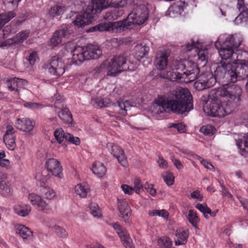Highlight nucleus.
I'll use <instances>...</instances> for the list:
<instances>
[{
    "label": "nucleus",
    "instance_id": "37998d69",
    "mask_svg": "<svg viewBox=\"0 0 248 248\" xmlns=\"http://www.w3.org/2000/svg\"><path fill=\"white\" fill-rule=\"evenodd\" d=\"M237 145L240 150V153L243 155L245 152L248 154V134L244 137V142H237Z\"/></svg>",
    "mask_w": 248,
    "mask_h": 248
},
{
    "label": "nucleus",
    "instance_id": "bf43d9fd",
    "mask_svg": "<svg viewBox=\"0 0 248 248\" xmlns=\"http://www.w3.org/2000/svg\"><path fill=\"white\" fill-rule=\"evenodd\" d=\"M121 188L124 193L129 195L132 194L133 192L134 191V189L133 187L127 185H122L121 186Z\"/></svg>",
    "mask_w": 248,
    "mask_h": 248
},
{
    "label": "nucleus",
    "instance_id": "79ce46f5",
    "mask_svg": "<svg viewBox=\"0 0 248 248\" xmlns=\"http://www.w3.org/2000/svg\"><path fill=\"white\" fill-rule=\"evenodd\" d=\"M148 214L150 216H159L163 217L164 218H167L169 216L168 212L165 209L162 210H153L149 211Z\"/></svg>",
    "mask_w": 248,
    "mask_h": 248
},
{
    "label": "nucleus",
    "instance_id": "e433bc0d",
    "mask_svg": "<svg viewBox=\"0 0 248 248\" xmlns=\"http://www.w3.org/2000/svg\"><path fill=\"white\" fill-rule=\"evenodd\" d=\"M187 218L189 223L196 229L198 228V223L200 219L198 217L197 212L193 210H189Z\"/></svg>",
    "mask_w": 248,
    "mask_h": 248
},
{
    "label": "nucleus",
    "instance_id": "473e14b6",
    "mask_svg": "<svg viewBox=\"0 0 248 248\" xmlns=\"http://www.w3.org/2000/svg\"><path fill=\"white\" fill-rule=\"evenodd\" d=\"M116 104L120 108L119 113L123 116L127 115L128 109L132 106V102L130 100L124 101L123 99H119L117 101Z\"/></svg>",
    "mask_w": 248,
    "mask_h": 248
},
{
    "label": "nucleus",
    "instance_id": "393cba45",
    "mask_svg": "<svg viewBox=\"0 0 248 248\" xmlns=\"http://www.w3.org/2000/svg\"><path fill=\"white\" fill-rule=\"evenodd\" d=\"M34 122L29 118H23L17 119L15 123V125L17 129L25 132H30L34 126Z\"/></svg>",
    "mask_w": 248,
    "mask_h": 248
},
{
    "label": "nucleus",
    "instance_id": "338daca9",
    "mask_svg": "<svg viewBox=\"0 0 248 248\" xmlns=\"http://www.w3.org/2000/svg\"><path fill=\"white\" fill-rule=\"evenodd\" d=\"M218 210L217 209L216 210V211H212L211 210V212L210 213H209V214L212 217H214L216 216L217 215V213L218 212Z\"/></svg>",
    "mask_w": 248,
    "mask_h": 248
},
{
    "label": "nucleus",
    "instance_id": "58836bf2",
    "mask_svg": "<svg viewBox=\"0 0 248 248\" xmlns=\"http://www.w3.org/2000/svg\"><path fill=\"white\" fill-rule=\"evenodd\" d=\"M159 248H171L172 243L167 237L160 238L157 240Z\"/></svg>",
    "mask_w": 248,
    "mask_h": 248
},
{
    "label": "nucleus",
    "instance_id": "3c124183",
    "mask_svg": "<svg viewBox=\"0 0 248 248\" xmlns=\"http://www.w3.org/2000/svg\"><path fill=\"white\" fill-rule=\"evenodd\" d=\"M219 183L220 184L221 187L222 188L221 192L223 196L226 197L228 199L232 200L233 198L232 195L231 194V193H230L228 191V189L225 187V186L223 184V182L220 181Z\"/></svg>",
    "mask_w": 248,
    "mask_h": 248
},
{
    "label": "nucleus",
    "instance_id": "a211bd4d",
    "mask_svg": "<svg viewBox=\"0 0 248 248\" xmlns=\"http://www.w3.org/2000/svg\"><path fill=\"white\" fill-rule=\"evenodd\" d=\"M28 199L33 206L36 207L38 210L46 213H48L49 211V206L37 194L34 193L29 194Z\"/></svg>",
    "mask_w": 248,
    "mask_h": 248
},
{
    "label": "nucleus",
    "instance_id": "f8f14e48",
    "mask_svg": "<svg viewBox=\"0 0 248 248\" xmlns=\"http://www.w3.org/2000/svg\"><path fill=\"white\" fill-rule=\"evenodd\" d=\"M199 44L198 42L196 43L192 40L190 44H187L183 47L182 51L184 54L186 53L185 56H187L189 58V55L187 53L194 49L197 52V55L198 56V61L203 62V65H205L207 61V54L208 50L205 49L200 50L199 48Z\"/></svg>",
    "mask_w": 248,
    "mask_h": 248
},
{
    "label": "nucleus",
    "instance_id": "c9c22d12",
    "mask_svg": "<svg viewBox=\"0 0 248 248\" xmlns=\"http://www.w3.org/2000/svg\"><path fill=\"white\" fill-rule=\"evenodd\" d=\"M67 133H64L62 128L56 129L54 132V136L55 140H52L51 143H54L56 141L59 144L62 143L64 139L66 140V134Z\"/></svg>",
    "mask_w": 248,
    "mask_h": 248
},
{
    "label": "nucleus",
    "instance_id": "aec40b11",
    "mask_svg": "<svg viewBox=\"0 0 248 248\" xmlns=\"http://www.w3.org/2000/svg\"><path fill=\"white\" fill-rule=\"evenodd\" d=\"M237 7L240 13L235 18V22L237 24H248V8L245 5L244 0H237Z\"/></svg>",
    "mask_w": 248,
    "mask_h": 248
},
{
    "label": "nucleus",
    "instance_id": "864d4df0",
    "mask_svg": "<svg viewBox=\"0 0 248 248\" xmlns=\"http://www.w3.org/2000/svg\"><path fill=\"white\" fill-rule=\"evenodd\" d=\"M134 191L139 194L140 192L143 190V186L141 184V181L140 179H137L134 181V188H133Z\"/></svg>",
    "mask_w": 248,
    "mask_h": 248
},
{
    "label": "nucleus",
    "instance_id": "052dcab7",
    "mask_svg": "<svg viewBox=\"0 0 248 248\" xmlns=\"http://www.w3.org/2000/svg\"><path fill=\"white\" fill-rule=\"evenodd\" d=\"M171 161L178 170H182L184 168V165L179 159L175 158H172Z\"/></svg>",
    "mask_w": 248,
    "mask_h": 248
},
{
    "label": "nucleus",
    "instance_id": "e2e57ef3",
    "mask_svg": "<svg viewBox=\"0 0 248 248\" xmlns=\"http://www.w3.org/2000/svg\"><path fill=\"white\" fill-rule=\"evenodd\" d=\"M1 167L5 168L6 169L10 168V162L8 159H1Z\"/></svg>",
    "mask_w": 248,
    "mask_h": 248
},
{
    "label": "nucleus",
    "instance_id": "8fccbe9b",
    "mask_svg": "<svg viewBox=\"0 0 248 248\" xmlns=\"http://www.w3.org/2000/svg\"><path fill=\"white\" fill-rule=\"evenodd\" d=\"M24 106L32 109L42 108L44 107V105L41 104L32 102H26L24 103Z\"/></svg>",
    "mask_w": 248,
    "mask_h": 248
},
{
    "label": "nucleus",
    "instance_id": "f704fd0d",
    "mask_svg": "<svg viewBox=\"0 0 248 248\" xmlns=\"http://www.w3.org/2000/svg\"><path fill=\"white\" fill-rule=\"evenodd\" d=\"M177 240L175 241L176 246L185 244L189 236L188 231H177L175 234Z\"/></svg>",
    "mask_w": 248,
    "mask_h": 248
},
{
    "label": "nucleus",
    "instance_id": "a19ab883",
    "mask_svg": "<svg viewBox=\"0 0 248 248\" xmlns=\"http://www.w3.org/2000/svg\"><path fill=\"white\" fill-rule=\"evenodd\" d=\"M162 176L164 182L168 186H170L173 184L174 177L173 176L172 172L170 171L164 172L162 174Z\"/></svg>",
    "mask_w": 248,
    "mask_h": 248
},
{
    "label": "nucleus",
    "instance_id": "de8ad7c7",
    "mask_svg": "<svg viewBox=\"0 0 248 248\" xmlns=\"http://www.w3.org/2000/svg\"><path fill=\"white\" fill-rule=\"evenodd\" d=\"M43 192L44 193L45 198L47 199L51 200L56 196L54 190L50 188H43Z\"/></svg>",
    "mask_w": 248,
    "mask_h": 248
},
{
    "label": "nucleus",
    "instance_id": "9d476101",
    "mask_svg": "<svg viewBox=\"0 0 248 248\" xmlns=\"http://www.w3.org/2000/svg\"><path fill=\"white\" fill-rule=\"evenodd\" d=\"M215 76H217L215 73L214 75L209 71L202 73L201 75L197 76L196 79L197 80L194 83V87L197 90L201 91L212 87L216 82Z\"/></svg>",
    "mask_w": 248,
    "mask_h": 248
},
{
    "label": "nucleus",
    "instance_id": "7c9ffc66",
    "mask_svg": "<svg viewBox=\"0 0 248 248\" xmlns=\"http://www.w3.org/2000/svg\"><path fill=\"white\" fill-rule=\"evenodd\" d=\"M90 191V186L86 183L78 184L75 187V193L81 198L86 197Z\"/></svg>",
    "mask_w": 248,
    "mask_h": 248
},
{
    "label": "nucleus",
    "instance_id": "a878e982",
    "mask_svg": "<svg viewBox=\"0 0 248 248\" xmlns=\"http://www.w3.org/2000/svg\"><path fill=\"white\" fill-rule=\"evenodd\" d=\"M29 31H22L17 34L12 40L8 39L7 42H1V47L6 46L7 44L10 46L13 44H19L23 42L27 39L29 35Z\"/></svg>",
    "mask_w": 248,
    "mask_h": 248
},
{
    "label": "nucleus",
    "instance_id": "9b49d317",
    "mask_svg": "<svg viewBox=\"0 0 248 248\" xmlns=\"http://www.w3.org/2000/svg\"><path fill=\"white\" fill-rule=\"evenodd\" d=\"M21 0H3V4L7 10H10L7 13L1 14V29L2 26L14 18L16 14L15 10L17 8L19 2Z\"/></svg>",
    "mask_w": 248,
    "mask_h": 248
},
{
    "label": "nucleus",
    "instance_id": "6ab92c4d",
    "mask_svg": "<svg viewBox=\"0 0 248 248\" xmlns=\"http://www.w3.org/2000/svg\"><path fill=\"white\" fill-rule=\"evenodd\" d=\"M15 133V130L13 127L8 124L6 126V130L3 140L7 148L10 150H14L16 146Z\"/></svg>",
    "mask_w": 248,
    "mask_h": 248
},
{
    "label": "nucleus",
    "instance_id": "f257e3e1",
    "mask_svg": "<svg viewBox=\"0 0 248 248\" xmlns=\"http://www.w3.org/2000/svg\"><path fill=\"white\" fill-rule=\"evenodd\" d=\"M215 74L219 77L223 76L228 82L232 83L215 89L209 94L211 100L207 108L209 115L223 117L239 104L242 90L233 83L248 78V61L239 60L238 57L232 63L221 61L216 66Z\"/></svg>",
    "mask_w": 248,
    "mask_h": 248
},
{
    "label": "nucleus",
    "instance_id": "f3484780",
    "mask_svg": "<svg viewBox=\"0 0 248 248\" xmlns=\"http://www.w3.org/2000/svg\"><path fill=\"white\" fill-rule=\"evenodd\" d=\"M107 146L109 152L117 159L119 163L122 166L126 167L128 165V162L123 149L120 146L112 143H108Z\"/></svg>",
    "mask_w": 248,
    "mask_h": 248
},
{
    "label": "nucleus",
    "instance_id": "6e6552de",
    "mask_svg": "<svg viewBox=\"0 0 248 248\" xmlns=\"http://www.w3.org/2000/svg\"><path fill=\"white\" fill-rule=\"evenodd\" d=\"M130 21L127 18L120 21L114 22H105L99 24L90 29L91 31H112L113 32H122L126 29L131 28Z\"/></svg>",
    "mask_w": 248,
    "mask_h": 248
},
{
    "label": "nucleus",
    "instance_id": "f03ea898",
    "mask_svg": "<svg viewBox=\"0 0 248 248\" xmlns=\"http://www.w3.org/2000/svg\"><path fill=\"white\" fill-rule=\"evenodd\" d=\"M127 4V0H91L83 12L77 14L73 22L78 27L84 26L95 20L99 13L109 7L113 8L107 11L104 18L108 20H116L124 14V8Z\"/></svg>",
    "mask_w": 248,
    "mask_h": 248
},
{
    "label": "nucleus",
    "instance_id": "09e8293b",
    "mask_svg": "<svg viewBox=\"0 0 248 248\" xmlns=\"http://www.w3.org/2000/svg\"><path fill=\"white\" fill-rule=\"evenodd\" d=\"M66 140L69 141L76 145H78L80 143V140L79 138L77 137H74L73 135L67 133L66 134Z\"/></svg>",
    "mask_w": 248,
    "mask_h": 248
},
{
    "label": "nucleus",
    "instance_id": "39448f33",
    "mask_svg": "<svg viewBox=\"0 0 248 248\" xmlns=\"http://www.w3.org/2000/svg\"><path fill=\"white\" fill-rule=\"evenodd\" d=\"M242 41V38L237 34H222L218 37L215 46L221 59L229 60L228 62L232 63L234 61L232 60L233 55L235 51H238V48Z\"/></svg>",
    "mask_w": 248,
    "mask_h": 248
},
{
    "label": "nucleus",
    "instance_id": "680f3d73",
    "mask_svg": "<svg viewBox=\"0 0 248 248\" xmlns=\"http://www.w3.org/2000/svg\"><path fill=\"white\" fill-rule=\"evenodd\" d=\"M201 162L206 169L211 170H215L213 165L210 163L208 162L206 160L202 159L201 161Z\"/></svg>",
    "mask_w": 248,
    "mask_h": 248
},
{
    "label": "nucleus",
    "instance_id": "1a4fd4ad",
    "mask_svg": "<svg viewBox=\"0 0 248 248\" xmlns=\"http://www.w3.org/2000/svg\"><path fill=\"white\" fill-rule=\"evenodd\" d=\"M149 13L147 8L143 5H136L133 11L128 14L127 19L130 21L129 25H138L143 24L148 19Z\"/></svg>",
    "mask_w": 248,
    "mask_h": 248
},
{
    "label": "nucleus",
    "instance_id": "2eb2a0df",
    "mask_svg": "<svg viewBox=\"0 0 248 248\" xmlns=\"http://www.w3.org/2000/svg\"><path fill=\"white\" fill-rule=\"evenodd\" d=\"M112 227L117 232L121 242L126 248H134L132 239L130 238L129 233L125 229L118 223H113Z\"/></svg>",
    "mask_w": 248,
    "mask_h": 248
},
{
    "label": "nucleus",
    "instance_id": "6e6d98bb",
    "mask_svg": "<svg viewBox=\"0 0 248 248\" xmlns=\"http://www.w3.org/2000/svg\"><path fill=\"white\" fill-rule=\"evenodd\" d=\"M191 198L193 199H197L202 202L203 199V196L198 190L193 191L190 195Z\"/></svg>",
    "mask_w": 248,
    "mask_h": 248
},
{
    "label": "nucleus",
    "instance_id": "a18cd8bd",
    "mask_svg": "<svg viewBox=\"0 0 248 248\" xmlns=\"http://www.w3.org/2000/svg\"><path fill=\"white\" fill-rule=\"evenodd\" d=\"M196 208L201 212L204 215V217L208 218L209 213L211 212V209L206 204H202V203H198L196 205Z\"/></svg>",
    "mask_w": 248,
    "mask_h": 248
},
{
    "label": "nucleus",
    "instance_id": "b1692460",
    "mask_svg": "<svg viewBox=\"0 0 248 248\" xmlns=\"http://www.w3.org/2000/svg\"><path fill=\"white\" fill-rule=\"evenodd\" d=\"M118 209L120 212V216L125 223L130 222L129 217L131 216V209L127 202L124 200L119 201Z\"/></svg>",
    "mask_w": 248,
    "mask_h": 248
},
{
    "label": "nucleus",
    "instance_id": "20e7f679",
    "mask_svg": "<svg viewBox=\"0 0 248 248\" xmlns=\"http://www.w3.org/2000/svg\"><path fill=\"white\" fill-rule=\"evenodd\" d=\"M199 73L200 69L197 63L184 59L176 60L172 65L171 70H167L163 77L170 81L187 83L194 81Z\"/></svg>",
    "mask_w": 248,
    "mask_h": 248
},
{
    "label": "nucleus",
    "instance_id": "774afa93",
    "mask_svg": "<svg viewBox=\"0 0 248 248\" xmlns=\"http://www.w3.org/2000/svg\"><path fill=\"white\" fill-rule=\"evenodd\" d=\"M97 244L98 243H96L94 245H86V248H97Z\"/></svg>",
    "mask_w": 248,
    "mask_h": 248
},
{
    "label": "nucleus",
    "instance_id": "ea45409f",
    "mask_svg": "<svg viewBox=\"0 0 248 248\" xmlns=\"http://www.w3.org/2000/svg\"><path fill=\"white\" fill-rule=\"evenodd\" d=\"M89 207L91 210V213L93 217H99L101 216V209L96 203L91 202L90 204Z\"/></svg>",
    "mask_w": 248,
    "mask_h": 248
},
{
    "label": "nucleus",
    "instance_id": "412c9836",
    "mask_svg": "<svg viewBox=\"0 0 248 248\" xmlns=\"http://www.w3.org/2000/svg\"><path fill=\"white\" fill-rule=\"evenodd\" d=\"M27 80L19 78H12L7 80L4 84L6 87L11 91H14L16 93L24 88V86L27 84Z\"/></svg>",
    "mask_w": 248,
    "mask_h": 248
},
{
    "label": "nucleus",
    "instance_id": "603ef678",
    "mask_svg": "<svg viewBox=\"0 0 248 248\" xmlns=\"http://www.w3.org/2000/svg\"><path fill=\"white\" fill-rule=\"evenodd\" d=\"M169 127L177 129L178 132L180 133H185L186 130L185 125L182 123L170 124Z\"/></svg>",
    "mask_w": 248,
    "mask_h": 248
},
{
    "label": "nucleus",
    "instance_id": "423d86ee",
    "mask_svg": "<svg viewBox=\"0 0 248 248\" xmlns=\"http://www.w3.org/2000/svg\"><path fill=\"white\" fill-rule=\"evenodd\" d=\"M129 69L128 64L124 55L114 56L104 61L95 69L96 73H107V76H116L117 74Z\"/></svg>",
    "mask_w": 248,
    "mask_h": 248
},
{
    "label": "nucleus",
    "instance_id": "4c0bfd02",
    "mask_svg": "<svg viewBox=\"0 0 248 248\" xmlns=\"http://www.w3.org/2000/svg\"><path fill=\"white\" fill-rule=\"evenodd\" d=\"M96 107L99 108L109 107L111 105V101L108 98L96 97L93 99Z\"/></svg>",
    "mask_w": 248,
    "mask_h": 248
},
{
    "label": "nucleus",
    "instance_id": "0eeeda50",
    "mask_svg": "<svg viewBox=\"0 0 248 248\" xmlns=\"http://www.w3.org/2000/svg\"><path fill=\"white\" fill-rule=\"evenodd\" d=\"M102 54V51L97 45L77 46L73 51L72 61L73 63L79 65L85 60L98 59Z\"/></svg>",
    "mask_w": 248,
    "mask_h": 248
},
{
    "label": "nucleus",
    "instance_id": "c85d7f7f",
    "mask_svg": "<svg viewBox=\"0 0 248 248\" xmlns=\"http://www.w3.org/2000/svg\"><path fill=\"white\" fill-rule=\"evenodd\" d=\"M16 214L21 217H26L30 213L31 208L29 204H18L16 205L14 208Z\"/></svg>",
    "mask_w": 248,
    "mask_h": 248
},
{
    "label": "nucleus",
    "instance_id": "cd10ccee",
    "mask_svg": "<svg viewBox=\"0 0 248 248\" xmlns=\"http://www.w3.org/2000/svg\"><path fill=\"white\" fill-rule=\"evenodd\" d=\"M6 177V174H1V179H5ZM12 192L13 189L9 182L1 180V195L4 197H8L10 196L12 194Z\"/></svg>",
    "mask_w": 248,
    "mask_h": 248
},
{
    "label": "nucleus",
    "instance_id": "4be33fe9",
    "mask_svg": "<svg viewBox=\"0 0 248 248\" xmlns=\"http://www.w3.org/2000/svg\"><path fill=\"white\" fill-rule=\"evenodd\" d=\"M170 53L167 51H159L155 56V64L159 70H165L168 65V57Z\"/></svg>",
    "mask_w": 248,
    "mask_h": 248
},
{
    "label": "nucleus",
    "instance_id": "69168bd1",
    "mask_svg": "<svg viewBox=\"0 0 248 248\" xmlns=\"http://www.w3.org/2000/svg\"><path fill=\"white\" fill-rule=\"evenodd\" d=\"M240 202L242 205L243 206L244 208L247 210L248 211V200H240Z\"/></svg>",
    "mask_w": 248,
    "mask_h": 248
},
{
    "label": "nucleus",
    "instance_id": "5701e85b",
    "mask_svg": "<svg viewBox=\"0 0 248 248\" xmlns=\"http://www.w3.org/2000/svg\"><path fill=\"white\" fill-rule=\"evenodd\" d=\"M16 233L21 237L24 241L32 240L33 232L29 228L24 225L18 224L15 226Z\"/></svg>",
    "mask_w": 248,
    "mask_h": 248
},
{
    "label": "nucleus",
    "instance_id": "dca6fc26",
    "mask_svg": "<svg viewBox=\"0 0 248 248\" xmlns=\"http://www.w3.org/2000/svg\"><path fill=\"white\" fill-rule=\"evenodd\" d=\"M45 167L52 175L60 179L63 177L62 166L57 159L53 158L47 159L46 161Z\"/></svg>",
    "mask_w": 248,
    "mask_h": 248
},
{
    "label": "nucleus",
    "instance_id": "72a5a7b5",
    "mask_svg": "<svg viewBox=\"0 0 248 248\" xmlns=\"http://www.w3.org/2000/svg\"><path fill=\"white\" fill-rule=\"evenodd\" d=\"M66 8L64 6L56 5L51 7L48 11V14L52 18H58L62 16L66 11Z\"/></svg>",
    "mask_w": 248,
    "mask_h": 248
},
{
    "label": "nucleus",
    "instance_id": "4468645a",
    "mask_svg": "<svg viewBox=\"0 0 248 248\" xmlns=\"http://www.w3.org/2000/svg\"><path fill=\"white\" fill-rule=\"evenodd\" d=\"M71 33L69 25H63L60 29L54 32L52 37L50 39L49 46L52 47L59 46L62 43V40L68 38Z\"/></svg>",
    "mask_w": 248,
    "mask_h": 248
},
{
    "label": "nucleus",
    "instance_id": "7ed1b4c3",
    "mask_svg": "<svg viewBox=\"0 0 248 248\" xmlns=\"http://www.w3.org/2000/svg\"><path fill=\"white\" fill-rule=\"evenodd\" d=\"M171 95V98L167 101L159 97L155 100V104L165 111L168 109L179 114L188 112L193 109L192 97L187 89H178L173 92Z\"/></svg>",
    "mask_w": 248,
    "mask_h": 248
},
{
    "label": "nucleus",
    "instance_id": "c756f323",
    "mask_svg": "<svg viewBox=\"0 0 248 248\" xmlns=\"http://www.w3.org/2000/svg\"><path fill=\"white\" fill-rule=\"evenodd\" d=\"M59 118L62 122L66 124H71L73 121L72 114L69 109L66 108H62L60 111L56 109Z\"/></svg>",
    "mask_w": 248,
    "mask_h": 248
},
{
    "label": "nucleus",
    "instance_id": "49530a36",
    "mask_svg": "<svg viewBox=\"0 0 248 248\" xmlns=\"http://www.w3.org/2000/svg\"><path fill=\"white\" fill-rule=\"evenodd\" d=\"M215 128L211 125H206L202 126L200 129V131L205 135H209L213 134L215 132Z\"/></svg>",
    "mask_w": 248,
    "mask_h": 248
},
{
    "label": "nucleus",
    "instance_id": "c03bdc74",
    "mask_svg": "<svg viewBox=\"0 0 248 248\" xmlns=\"http://www.w3.org/2000/svg\"><path fill=\"white\" fill-rule=\"evenodd\" d=\"M54 230L56 234L60 237L66 238L68 236L67 232L63 228L58 226L55 225Z\"/></svg>",
    "mask_w": 248,
    "mask_h": 248
},
{
    "label": "nucleus",
    "instance_id": "ddd939ff",
    "mask_svg": "<svg viewBox=\"0 0 248 248\" xmlns=\"http://www.w3.org/2000/svg\"><path fill=\"white\" fill-rule=\"evenodd\" d=\"M48 71L52 75L61 76L65 71V64L60 55L53 56L50 60Z\"/></svg>",
    "mask_w": 248,
    "mask_h": 248
},
{
    "label": "nucleus",
    "instance_id": "0e129e2a",
    "mask_svg": "<svg viewBox=\"0 0 248 248\" xmlns=\"http://www.w3.org/2000/svg\"><path fill=\"white\" fill-rule=\"evenodd\" d=\"M11 27L9 26H6L3 30V37L4 38H6V36L8 35V34L11 32Z\"/></svg>",
    "mask_w": 248,
    "mask_h": 248
},
{
    "label": "nucleus",
    "instance_id": "5fc2aeb1",
    "mask_svg": "<svg viewBox=\"0 0 248 248\" xmlns=\"http://www.w3.org/2000/svg\"><path fill=\"white\" fill-rule=\"evenodd\" d=\"M37 59L38 56L37 52L35 51H33L30 53L28 58V61L31 65H33L34 64L35 62Z\"/></svg>",
    "mask_w": 248,
    "mask_h": 248
},
{
    "label": "nucleus",
    "instance_id": "4d7b16f0",
    "mask_svg": "<svg viewBox=\"0 0 248 248\" xmlns=\"http://www.w3.org/2000/svg\"><path fill=\"white\" fill-rule=\"evenodd\" d=\"M157 162L159 167L162 169H165L168 167L167 161L162 156H159Z\"/></svg>",
    "mask_w": 248,
    "mask_h": 248
},
{
    "label": "nucleus",
    "instance_id": "bb28decb",
    "mask_svg": "<svg viewBox=\"0 0 248 248\" xmlns=\"http://www.w3.org/2000/svg\"><path fill=\"white\" fill-rule=\"evenodd\" d=\"M150 50L149 46L145 44H138L134 48V57L138 61L148 55Z\"/></svg>",
    "mask_w": 248,
    "mask_h": 248
},
{
    "label": "nucleus",
    "instance_id": "2f4dec72",
    "mask_svg": "<svg viewBox=\"0 0 248 248\" xmlns=\"http://www.w3.org/2000/svg\"><path fill=\"white\" fill-rule=\"evenodd\" d=\"M93 172L99 177H103L106 173L107 169L103 163L95 161L92 166Z\"/></svg>",
    "mask_w": 248,
    "mask_h": 248
},
{
    "label": "nucleus",
    "instance_id": "13d9d810",
    "mask_svg": "<svg viewBox=\"0 0 248 248\" xmlns=\"http://www.w3.org/2000/svg\"><path fill=\"white\" fill-rule=\"evenodd\" d=\"M144 188L147 190L150 194L153 196H155L156 195V190L153 187V185H149L148 184H145Z\"/></svg>",
    "mask_w": 248,
    "mask_h": 248
}]
</instances>
